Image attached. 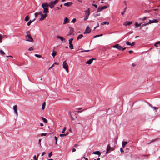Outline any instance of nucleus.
I'll return each instance as SVG.
<instances>
[{
    "instance_id": "nucleus-1",
    "label": "nucleus",
    "mask_w": 160,
    "mask_h": 160,
    "mask_svg": "<svg viewBox=\"0 0 160 160\" xmlns=\"http://www.w3.org/2000/svg\"><path fill=\"white\" fill-rule=\"evenodd\" d=\"M41 6L43 9V13L44 14H47V13H48V4L46 3H44L42 4Z\"/></svg>"
},
{
    "instance_id": "nucleus-2",
    "label": "nucleus",
    "mask_w": 160,
    "mask_h": 160,
    "mask_svg": "<svg viewBox=\"0 0 160 160\" xmlns=\"http://www.w3.org/2000/svg\"><path fill=\"white\" fill-rule=\"evenodd\" d=\"M63 68L66 70L67 72H68L69 71L68 69V65L66 62V61H64L63 62Z\"/></svg>"
},
{
    "instance_id": "nucleus-3",
    "label": "nucleus",
    "mask_w": 160,
    "mask_h": 160,
    "mask_svg": "<svg viewBox=\"0 0 160 160\" xmlns=\"http://www.w3.org/2000/svg\"><path fill=\"white\" fill-rule=\"evenodd\" d=\"M25 38L26 41L28 42H33V40L32 38L30 35H26L25 36Z\"/></svg>"
},
{
    "instance_id": "nucleus-4",
    "label": "nucleus",
    "mask_w": 160,
    "mask_h": 160,
    "mask_svg": "<svg viewBox=\"0 0 160 160\" xmlns=\"http://www.w3.org/2000/svg\"><path fill=\"white\" fill-rule=\"evenodd\" d=\"M107 8V6H106L99 7L97 9V12L98 13V12H101L103 10L106 9Z\"/></svg>"
},
{
    "instance_id": "nucleus-5",
    "label": "nucleus",
    "mask_w": 160,
    "mask_h": 160,
    "mask_svg": "<svg viewBox=\"0 0 160 160\" xmlns=\"http://www.w3.org/2000/svg\"><path fill=\"white\" fill-rule=\"evenodd\" d=\"M113 48H117L119 50H120L122 48V47L119 45L118 44H116L112 46Z\"/></svg>"
},
{
    "instance_id": "nucleus-6",
    "label": "nucleus",
    "mask_w": 160,
    "mask_h": 160,
    "mask_svg": "<svg viewBox=\"0 0 160 160\" xmlns=\"http://www.w3.org/2000/svg\"><path fill=\"white\" fill-rule=\"evenodd\" d=\"M91 32V30L89 26H87L86 28V30L84 32V34L86 33H89Z\"/></svg>"
},
{
    "instance_id": "nucleus-7",
    "label": "nucleus",
    "mask_w": 160,
    "mask_h": 160,
    "mask_svg": "<svg viewBox=\"0 0 160 160\" xmlns=\"http://www.w3.org/2000/svg\"><path fill=\"white\" fill-rule=\"evenodd\" d=\"M110 150L113 151V149L111 147L110 145L108 144L107 145V151L106 152V153L107 154L109 153Z\"/></svg>"
},
{
    "instance_id": "nucleus-8",
    "label": "nucleus",
    "mask_w": 160,
    "mask_h": 160,
    "mask_svg": "<svg viewBox=\"0 0 160 160\" xmlns=\"http://www.w3.org/2000/svg\"><path fill=\"white\" fill-rule=\"evenodd\" d=\"M148 22L149 24H151V23H157L158 22V21L157 19H155L152 20H150Z\"/></svg>"
},
{
    "instance_id": "nucleus-9",
    "label": "nucleus",
    "mask_w": 160,
    "mask_h": 160,
    "mask_svg": "<svg viewBox=\"0 0 160 160\" xmlns=\"http://www.w3.org/2000/svg\"><path fill=\"white\" fill-rule=\"evenodd\" d=\"M41 18H40L39 20L40 21H42L47 16L46 14H42L41 13Z\"/></svg>"
},
{
    "instance_id": "nucleus-10",
    "label": "nucleus",
    "mask_w": 160,
    "mask_h": 160,
    "mask_svg": "<svg viewBox=\"0 0 160 160\" xmlns=\"http://www.w3.org/2000/svg\"><path fill=\"white\" fill-rule=\"evenodd\" d=\"M55 4V2H50L49 3V6L51 9H52L54 6Z\"/></svg>"
},
{
    "instance_id": "nucleus-11",
    "label": "nucleus",
    "mask_w": 160,
    "mask_h": 160,
    "mask_svg": "<svg viewBox=\"0 0 160 160\" xmlns=\"http://www.w3.org/2000/svg\"><path fill=\"white\" fill-rule=\"evenodd\" d=\"M85 15L89 16L90 15V9L88 8L86 10L84 11Z\"/></svg>"
},
{
    "instance_id": "nucleus-12",
    "label": "nucleus",
    "mask_w": 160,
    "mask_h": 160,
    "mask_svg": "<svg viewBox=\"0 0 160 160\" xmlns=\"http://www.w3.org/2000/svg\"><path fill=\"white\" fill-rule=\"evenodd\" d=\"M13 109L14 111V112L16 114L17 116H18V112H17V105H14L13 106Z\"/></svg>"
},
{
    "instance_id": "nucleus-13",
    "label": "nucleus",
    "mask_w": 160,
    "mask_h": 160,
    "mask_svg": "<svg viewBox=\"0 0 160 160\" xmlns=\"http://www.w3.org/2000/svg\"><path fill=\"white\" fill-rule=\"evenodd\" d=\"M69 21V20L66 17L64 19L63 24H65L68 22Z\"/></svg>"
},
{
    "instance_id": "nucleus-14",
    "label": "nucleus",
    "mask_w": 160,
    "mask_h": 160,
    "mask_svg": "<svg viewBox=\"0 0 160 160\" xmlns=\"http://www.w3.org/2000/svg\"><path fill=\"white\" fill-rule=\"evenodd\" d=\"M132 23V22L126 21L123 24V25L125 26H126L127 25H130Z\"/></svg>"
},
{
    "instance_id": "nucleus-15",
    "label": "nucleus",
    "mask_w": 160,
    "mask_h": 160,
    "mask_svg": "<svg viewBox=\"0 0 160 160\" xmlns=\"http://www.w3.org/2000/svg\"><path fill=\"white\" fill-rule=\"evenodd\" d=\"M72 3L71 2H68L67 3H65L64 4V5L65 6L67 7H70V6Z\"/></svg>"
},
{
    "instance_id": "nucleus-16",
    "label": "nucleus",
    "mask_w": 160,
    "mask_h": 160,
    "mask_svg": "<svg viewBox=\"0 0 160 160\" xmlns=\"http://www.w3.org/2000/svg\"><path fill=\"white\" fill-rule=\"evenodd\" d=\"M126 44L128 45H130L131 46H133L135 45V42H133L132 43H130L128 41H127Z\"/></svg>"
},
{
    "instance_id": "nucleus-17",
    "label": "nucleus",
    "mask_w": 160,
    "mask_h": 160,
    "mask_svg": "<svg viewBox=\"0 0 160 160\" xmlns=\"http://www.w3.org/2000/svg\"><path fill=\"white\" fill-rule=\"evenodd\" d=\"M69 35H70L72 34L73 32V29L72 27H70L69 28Z\"/></svg>"
},
{
    "instance_id": "nucleus-18",
    "label": "nucleus",
    "mask_w": 160,
    "mask_h": 160,
    "mask_svg": "<svg viewBox=\"0 0 160 160\" xmlns=\"http://www.w3.org/2000/svg\"><path fill=\"white\" fill-rule=\"evenodd\" d=\"M57 52L55 51H54V49H53V50L52 51V53L51 54V55L53 57V58H54L55 56L56 55Z\"/></svg>"
},
{
    "instance_id": "nucleus-19",
    "label": "nucleus",
    "mask_w": 160,
    "mask_h": 160,
    "mask_svg": "<svg viewBox=\"0 0 160 160\" xmlns=\"http://www.w3.org/2000/svg\"><path fill=\"white\" fill-rule=\"evenodd\" d=\"M93 154L98 155L99 156H100L101 152L99 151H96L93 152Z\"/></svg>"
},
{
    "instance_id": "nucleus-20",
    "label": "nucleus",
    "mask_w": 160,
    "mask_h": 160,
    "mask_svg": "<svg viewBox=\"0 0 160 160\" xmlns=\"http://www.w3.org/2000/svg\"><path fill=\"white\" fill-rule=\"evenodd\" d=\"M92 62V59H90L86 62V63L88 64H90Z\"/></svg>"
},
{
    "instance_id": "nucleus-21",
    "label": "nucleus",
    "mask_w": 160,
    "mask_h": 160,
    "mask_svg": "<svg viewBox=\"0 0 160 160\" xmlns=\"http://www.w3.org/2000/svg\"><path fill=\"white\" fill-rule=\"evenodd\" d=\"M41 13H42V12L41 11H40L38 12H36L35 13V17H36L38 15H41Z\"/></svg>"
},
{
    "instance_id": "nucleus-22",
    "label": "nucleus",
    "mask_w": 160,
    "mask_h": 160,
    "mask_svg": "<svg viewBox=\"0 0 160 160\" xmlns=\"http://www.w3.org/2000/svg\"><path fill=\"white\" fill-rule=\"evenodd\" d=\"M56 38H58V39H60V40L62 41H63L64 40H65V39L64 38H63L62 37L59 36H57L56 37Z\"/></svg>"
},
{
    "instance_id": "nucleus-23",
    "label": "nucleus",
    "mask_w": 160,
    "mask_h": 160,
    "mask_svg": "<svg viewBox=\"0 0 160 160\" xmlns=\"http://www.w3.org/2000/svg\"><path fill=\"white\" fill-rule=\"evenodd\" d=\"M109 24V22H106V21L103 22L101 23V25H105V24L108 25Z\"/></svg>"
},
{
    "instance_id": "nucleus-24",
    "label": "nucleus",
    "mask_w": 160,
    "mask_h": 160,
    "mask_svg": "<svg viewBox=\"0 0 160 160\" xmlns=\"http://www.w3.org/2000/svg\"><path fill=\"white\" fill-rule=\"evenodd\" d=\"M128 142H122V146L124 148L126 144H127Z\"/></svg>"
},
{
    "instance_id": "nucleus-25",
    "label": "nucleus",
    "mask_w": 160,
    "mask_h": 160,
    "mask_svg": "<svg viewBox=\"0 0 160 160\" xmlns=\"http://www.w3.org/2000/svg\"><path fill=\"white\" fill-rule=\"evenodd\" d=\"M46 105V103L45 102H44L42 105V110H44L45 108V106Z\"/></svg>"
},
{
    "instance_id": "nucleus-26",
    "label": "nucleus",
    "mask_w": 160,
    "mask_h": 160,
    "mask_svg": "<svg viewBox=\"0 0 160 160\" xmlns=\"http://www.w3.org/2000/svg\"><path fill=\"white\" fill-rule=\"evenodd\" d=\"M83 37V35L82 34L79 35L77 37V40H78L79 39L82 38Z\"/></svg>"
},
{
    "instance_id": "nucleus-27",
    "label": "nucleus",
    "mask_w": 160,
    "mask_h": 160,
    "mask_svg": "<svg viewBox=\"0 0 160 160\" xmlns=\"http://www.w3.org/2000/svg\"><path fill=\"white\" fill-rule=\"evenodd\" d=\"M29 19H30V18L27 15L25 17V19H24V20L26 21H28L29 20Z\"/></svg>"
},
{
    "instance_id": "nucleus-28",
    "label": "nucleus",
    "mask_w": 160,
    "mask_h": 160,
    "mask_svg": "<svg viewBox=\"0 0 160 160\" xmlns=\"http://www.w3.org/2000/svg\"><path fill=\"white\" fill-rule=\"evenodd\" d=\"M69 48L71 49H73V45L72 44V43H69Z\"/></svg>"
},
{
    "instance_id": "nucleus-29",
    "label": "nucleus",
    "mask_w": 160,
    "mask_h": 160,
    "mask_svg": "<svg viewBox=\"0 0 160 160\" xmlns=\"http://www.w3.org/2000/svg\"><path fill=\"white\" fill-rule=\"evenodd\" d=\"M148 24H149V22H148V23H144V24H143L141 27V28H142V27H144V26H146V25H147Z\"/></svg>"
},
{
    "instance_id": "nucleus-30",
    "label": "nucleus",
    "mask_w": 160,
    "mask_h": 160,
    "mask_svg": "<svg viewBox=\"0 0 160 160\" xmlns=\"http://www.w3.org/2000/svg\"><path fill=\"white\" fill-rule=\"evenodd\" d=\"M66 136V134H61L59 135V136L61 137H65Z\"/></svg>"
},
{
    "instance_id": "nucleus-31",
    "label": "nucleus",
    "mask_w": 160,
    "mask_h": 160,
    "mask_svg": "<svg viewBox=\"0 0 160 160\" xmlns=\"http://www.w3.org/2000/svg\"><path fill=\"white\" fill-rule=\"evenodd\" d=\"M76 21V18H74L71 21V23H74Z\"/></svg>"
},
{
    "instance_id": "nucleus-32",
    "label": "nucleus",
    "mask_w": 160,
    "mask_h": 160,
    "mask_svg": "<svg viewBox=\"0 0 160 160\" xmlns=\"http://www.w3.org/2000/svg\"><path fill=\"white\" fill-rule=\"evenodd\" d=\"M42 119L43 121L45 122H48L47 120L44 118H42Z\"/></svg>"
},
{
    "instance_id": "nucleus-33",
    "label": "nucleus",
    "mask_w": 160,
    "mask_h": 160,
    "mask_svg": "<svg viewBox=\"0 0 160 160\" xmlns=\"http://www.w3.org/2000/svg\"><path fill=\"white\" fill-rule=\"evenodd\" d=\"M54 138L55 140V144L57 145V138L56 136H55Z\"/></svg>"
},
{
    "instance_id": "nucleus-34",
    "label": "nucleus",
    "mask_w": 160,
    "mask_h": 160,
    "mask_svg": "<svg viewBox=\"0 0 160 160\" xmlns=\"http://www.w3.org/2000/svg\"><path fill=\"white\" fill-rule=\"evenodd\" d=\"M3 38L2 36L0 34V43H1L2 42V39Z\"/></svg>"
},
{
    "instance_id": "nucleus-35",
    "label": "nucleus",
    "mask_w": 160,
    "mask_h": 160,
    "mask_svg": "<svg viewBox=\"0 0 160 160\" xmlns=\"http://www.w3.org/2000/svg\"><path fill=\"white\" fill-rule=\"evenodd\" d=\"M35 56L36 57L39 58H40L41 57V56L40 55L38 54H35Z\"/></svg>"
},
{
    "instance_id": "nucleus-36",
    "label": "nucleus",
    "mask_w": 160,
    "mask_h": 160,
    "mask_svg": "<svg viewBox=\"0 0 160 160\" xmlns=\"http://www.w3.org/2000/svg\"><path fill=\"white\" fill-rule=\"evenodd\" d=\"M141 23L138 24L137 22H136L135 23V25L136 26H139L140 25H141Z\"/></svg>"
},
{
    "instance_id": "nucleus-37",
    "label": "nucleus",
    "mask_w": 160,
    "mask_h": 160,
    "mask_svg": "<svg viewBox=\"0 0 160 160\" xmlns=\"http://www.w3.org/2000/svg\"><path fill=\"white\" fill-rule=\"evenodd\" d=\"M89 16L85 15V16L84 18V20H87Z\"/></svg>"
},
{
    "instance_id": "nucleus-38",
    "label": "nucleus",
    "mask_w": 160,
    "mask_h": 160,
    "mask_svg": "<svg viewBox=\"0 0 160 160\" xmlns=\"http://www.w3.org/2000/svg\"><path fill=\"white\" fill-rule=\"evenodd\" d=\"M32 23V22L31 21V20H30L27 23V25L28 26H29Z\"/></svg>"
},
{
    "instance_id": "nucleus-39",
    "label": "nucleus",
    "mask_w": 160,
    "mask_h": 160,
    "mask_svg": "<svg viewBox=\"0 0 160 160\" xmlns=\"http://www.w3.org/2000/svg\"><path fill=\"white\" fill-rule=\"evenodd\" d=\"M66 127H65L64 128L63 130H62V133H63L66 130Z\"/></svg>"
},
{
    "instance_id": "nucleus-40",
    "label": "nucleus",
    "mask_w": 160,
    "mask_h": 160,
    "mask_svg": "<svg viewBox=\"0 0 160 160\" xmlns=\"http://www.w3.org/2000/svg\"><path fill=\"white\" fill-rule=\"evenodd\" d=\"M0 52L1 53V54L2 55H4L5 54V53L4 52V51L2 50H0Z\"/></svg>"
},
{
    "instance_id": "nucleus-41",
    "label": "nucleus",
    "mask_w": 160,
    "mask_h": 160,
    "mask_svg": "<svg viewBox=\"0 0 160 160\" xmlns=\"http://www.w3.org/2000/svg\"><path fill=\"white\" fill-rule=\"evenodd\" d=\"M52 152H50L49 154H48V157L50 158L52 156Z\"/></svg>"
},
{
    "instance_id": "nucleus-42",
    "label": "nucleus",
    "mask_w": 160,
    "mask_h": 160,
    "mask_svg": "<svg viewBox=\"0 0 160 160\" xmlns=\"http://www.w3.org/2000/svg\"><path fill=\"white\" fill-rule=\"evenodd\" d=\"M27 35H30V33L29 31H28L26 32Z\"/></svg>"
},
{
    "instance_id": "nucleus-43",
    "label": "nucleus",
    "mask_w": 160,
    "mask_h": 160,
    "mask_svg": "<svg viewBox=\"0 0 160 160\" xmlns=\"http://www.w3.org/2000/svg\"><path fill=\"white\" fill-rule=\"evenodd\" d=\"M73 39L72 38H71L69 40V43H71L73 41Z\"/></svg>"
},
{
    "instance_id": "nucleus-44",
    "label": "nucleus",
    "mask_w": 160,
    "mask_h": 160,
    "mask_svg": "<svg viewBox=\"0 0 160 160\" xmlns=\"http://www.w3.org/2000/svg\"><path fill=\"white\" fill-rule=\"evenodd\" d=\"M33 50V48L32 47L29 48V49H28V50L30 51H31Z\"/></svg>"
},
{
    "instance_id": "nucleus-45",
    "label": "nucleus",
    "mask_w": 160,
    "mask_h": 160,
    "mask_svg": "<svg viewBox=\"0 0 160 160\" xmlns=\"http://www.w3.org/2000/svg\"><path fill=\"white\" fill-rule=\"evenodd\" d=\"M100 13H99V14L97 13L96 14L94 15V16L95 17H96L98 16H100Z\"/></svg>"
},
{
    "instance_id": "nucleus-46",
    "label": "nucleus",
    "mask_w": 160,
    "mask_h": 160,
    "mask_svg": "<svg viewBox=\"0 0 160 160\" xmlns=\"http://www.w3.org/2000/svg\"><path fill=\"white\" fill-rule=\"evenodd\" d=\"M146 18L147 17H144L143 18H141V19L142 21H144L146 19Z\"/></svg>"
},
{
    "instance_id": "nucleus-47",
    "label": "nucleus",
    "mask_w": 160,
    "mask_h": 160,
    "mask_svg": "<svg viewBox=\"0 0 160 160\" xmlns=\"http://www.w3.org/2000/svg\"><path fill=\"white\" fill-rule=\"evenodd\" d=\"M41 139H39L38 140V143L39 145L41 147Z\"/></svg>"
},
{
    "instance_id": "nucleus-48",
    "label": "nucleus",
    "mask_w": 160,
    "mask_h": 160,
    "mask_svg": "<svg viewBox=\"0 0 160 160\" xmlns=\"http://www.w3.org/2000/svg\"><path fill=\"white\" fill-rule=\"evenodd\" d=\"M89 51V50H82L81 51V52H87Z\"/></svg>"
},
{
    "instance_id": "nucleus-49",
    "label": "nucleus",
    "mask_w": 160,
    "mask_h": 160,
    "mask_svg": "<svg viewBox=\"0 0 160 160\" xmlns=\"http://www.w3.org/2000/svg\"><path fill=\"white\" fill-rule=\"evenodd\" d=\"M46 135V133H42L41 134V136L42 137L43 136H45Z\"/></svg>"
},
{
    "instance_id": "nucleus-50",
    "label": "nucleus",
    "mask_w": 160,
    "mask_h": 160,
    "mask_svg": "<svg viewBox=\"0 0 160 160\" xmlns=\"http://www.w3.org/2000/svg\"><path fill=\"white\" fill-rule=\"evenodd\" d=\"M92 6L95 7L96 8H97L98 6L96 4H92Z\"/></svg>"
},
{
    "instance_id": "nucleus-51",
    "label": "nucleus",
    "mask_w": 160,
    "mask_h": 160,
    "mask_svg": "<svg viewBox=\"0 0 160 160\" xmlns=\"http://www.w3.org/2000/svg\"><path fill=\"white\" fill-rule=\"evenodd\" d=\"M76 151V149L75 148H73L72 149V152H74Z\"/></svg>"
},
{
    "instance_id": "nucleus-52",
    "label": "nucleus",
    "mask_w": 160,
    "mask_h": 160,
    "mask_svg": "<svg viewBox=\"0 0 160 160\" xmlns=\"http://www.w3.org/2000/svg\"><path fill=\"white\" fill-rule=\"evenodd\" d=\"M58 64H59V63L58 62H54L52 65H53V66H54V65H58Z\"/></svg>"
},
{
    "instance_id": "nucleus-53",
    "label": "nucleus",
    "mask_w": 160,
    "mask_h": 160,
    "mask_svg": "<svg viewBox=\"0 0 160 160\" xmlns=\"http://www.w3.org/2000/svg\"><path fill=\"white\" fill-rule=\"evenodd\" d=\"M33 159H34V160H37V158H36V155H34V156H33Z\"/></svg>"
},
{
    "instance_id": "nucleus-54",
    "label": "nucleus",
    "mask_w": 160,
    "mask_h": 160,
    "mask_svg": "<svg viewBox=\"0 0 160 160\" xmlns=\"http://www.w3.org/2000/svg\"><path fill=\"white\" fill-rule=\"evenodd\" d=\"M99 37V36L98 35H96L95 36H94L93 37L94 38H98Z\"/></svg>"
},
{
    "instance_id": "nucleus-55",
    "label": "nucleus",
    "mask_w": 160,
    "mask_h": 160,
    "mask_svg": "<svg viewBox=\"0 0 160 160\" xmlns=\"http://www.w3.org/2000/svg\"><path fill=\"white\" fill-rule=\"evenodd\" d=\"M86 109H83V110H82V111H77L76 112H79V113H81V112H82V111H84V110H85Z\"/></svg>"
},
{
    "instance_id": "nucleus-56",
    "label": "nucleus",
    "mask_w": 160,
    "mask_h": 160,
    "mask_svg": "<svg viewBox=\"0 0 160 160\" xmlns=\"http://www.w3.org/2000/svg\"><path fill=\"white\" fill-rule=\"evenodd\" d=\"M45 154V152H43L42 154V155H41V156H42L43 155H44V154Z\"/></svg>"
},
{
    "instance_id": "nucleus-57",
    "label": "nucleus",
    "mask_w": 160,
    "mask_h": 160,
    "mask_svg": "<svg viewBox=\"0 0 160 160\" xmlns=\"http://www.w3.org/2000/svg\"><path fill=\"white\" fill-rule=\"evenodd\" d=\"M83 158L85 160H88V159L87 158H86V157H83Z\"/></svg>"
},
{
    "instance_id": "nucleus-58",
    "label": "nucleus",
    "mask_w": 160,
    "mask_h": 160,
    "mask_svg": "<svg viewBox=\"0 0 160 160\" xmlns=\"http://www.w3.org/2000/svg\"><path fill=\"white\" fill-rule=\"evenodd\" d=\"M152 108H153L154 110H156L157 109H158V108L157 107H152Z\"/></svg>"
},
{
    "instance_id": "nucleus-59",
    "label": "nucleus",
    "mask_w": 160,
    "mask_h": 160,
    "mask_svg": "<svg viewBox=\"0 0 160 160\" xmlns=\"http://www.w3.org/2000/svg\"><path fill=\"white\" fill-rule=\"evenodd\" d=\"M58 0H55V1L53 2H55V4L57 3L58 2Z\"/></svg>"
},
{
    "instance_id": "nucleus-60",
    "label": "nucleus",
    "mask_w": 160,
    "mask_h": 160,
    "mask_svg": "<svg viewBox=\"0 0 160 160\" xmlns=\"http://www.w3.org/2000/svg\"><path fill=\"white\" fill-rule=\"evenodd\" d=\"M126 49V48H122V49L121 50H122V51H123V50H125Z\"/></svg>"
},
{
    "instance_id": "nucleus-61",
    "label": "nucleus",
    "mask_w": 160,
    "mask_h": 160,
    "mask_svg": "<svg viewBox=\"0 0 160 160\" xmlns=\"http://www.w3.org/2000/svg\"><path fill=\"white\" fill-rule=\"evenodd\" d=\"M129 52L130 53H131L133 52V51L132 50H130L129 51Z\"/></svg>"
},
{
    "instance_id": "nucleus-62",
    "label": "nucleus",
    "mask_w": 160,
    "mask_h": 160,
    "mask_svg": "<svg viewBox=\"0 0 160 160\" xmlns=\"http://www.w3.org/2000/svg\"><path fill=\"white\" fill-rule=\"evenodd\" d=\"M120 151H121V152L122 153L123 152V150L122 149V148H120Z\"/></svg>"
},
{
    "instance_id": "nucleus-63",
    "label": "nucleus",
    "mask_w": 160,
    "mask_h": 160,
    "mask_svg": "<svg viewBox=\"0 0 160 160\" xmlns=\"http://www.w3.org/2000/svg\"><path fill=\"white\" fill-rule=\"evenodd\" d=\"M53 67V65H52L49 68V69H50L51 68Z\"/></svg>"
},
{
    "instance_id": "nucleus-64",
    "label": "nucleus",
    "mask_w": 160,
    "mask_h": 160,
    "mask_svg": "<svg viewBox=\"0 0 160 160\" xmlns=\"http://www.w3.org/2000/svg\"><path fill=\"white\" fill-rule=\"evenodd\" d=\"M156 44H160V41H159L156 43Z\"/></svg>"
}]
</instances>
